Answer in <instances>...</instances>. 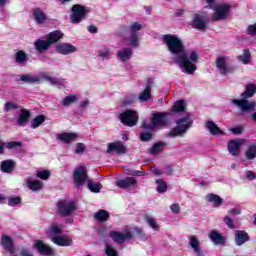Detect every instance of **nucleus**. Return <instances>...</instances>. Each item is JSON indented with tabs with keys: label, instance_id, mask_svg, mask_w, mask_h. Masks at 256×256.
I'll return each instance as SVG.
<instances>
[{
	"label": "nucleus",
	"instance_id": "62",
	"mask_svg": "<svg viewBox=\"0 0 256 256\" xmlns=\"http://www.w3.org/2000/svg\"><path fill=\"white\" fill-rule=\"evenodd\" d=\"M230 131H231L234 135H241V133H243V127L237 126V127L231 128Z\"/></svg>",
	"mask_w": 256,
	"mask_h": 256
},
{
	"label": "nucleus",
	"instance_id": "2",
	"mask_svg": "<svg viewBox=\"0 0 256 256\" xmlns=\"http://www.w3.org/2000/svg\"><path fill=\"white\" fill-rule=\"evenodd\" d=\"M256 93V84L255 83H249L246 85L245 91L241 93L240 97L242 99H233L232 103L234 105H237L239 108H241L242 111H255L256 108V102L251 101L247 99H251L253 95Z\"/></svg>",
	"mask_w": 256,
	"mask_h": 256
},
{
	"label": "nucleus",
	"instance_id": "13",
	"mask_svg": "<svg viewBox=\"0 0 256 256\" xmlns=\"http://www.w3.org/2000/svg\"><path fill=\"white\" fill-rule=\"evenodd\" d=\"M191 25L193 29H197L198 31H205V29H207V16L194 14Z\"/></svg>",
	"mask_w": 256,
	"mask_h": 256
},
{
	"label": "nucleus",
	"instance_id": "19",
	"mask_svg": "<svg viewBox=\"0 0 256 256\" xmlns=\"http://www.w3.org/2000/svg\"><path fill=\"white\" fill-rule=\"evenodd\" d=\"M234 239H235V244L238 247H241V245H245L247 241H250L249 234L245 230H236L234 232Z\"/></svg>",
	"mask_w": 256,
	"mask_h": 256
},
{
	"label": "nucleus",
	"instance_id": "37",
	"mask_svg": "<svg viewBox=\"0 0 256 256\" xmlns=\"http://www.w3.org/2000/svg\"><path fill=\"white\" fill-rule=\"evenodd\" d=\"M238 61H241L244 65H249L251 63V52L249 49L243 50V55L237 56Z\"/></svg>",
	"mask_w": 256,
	"mask_h": 256
},
{
	"label": "nucleus",
	"instance_id": "45",
	"mask_svg": "<svg viewBox=\"0 0 256 256\" xmlns=\"http://www.w3.org/2000/svg\"><path fill=\"white\" fill-rule=\"evenodd\" d=\"M88 189L91 191V193H100L101 189H103V184H101L100 182L93 183V182L89 181Z\"/></svg>",
	"mask_w": 256,
	"mask_h": 256
},
{
	"label": "nucleus",
	"instance_id": "14",
	"mask_svg": "<svg viewBox=\"0 0 256 256\" xmlns=\"http://www.w3.org/2000/svg\"><path fill=\"white\" fill-rule=\"evenodd\" d=\"M117 153V155H125L127 153V146L121 140L109 143L107 148V153Z\"/></svg>",
	"mask_w": 256,
	"mask_h": 256
},
{
	"label": "nucleus",
	"instance_id": "41",
	"mask_svg": "<svg viewBox=\"0 0 256 256\" xmlns=\"http://www.w3.org/2000/svg\"><path fill=\"white\" fill-rule=\"evenodd\" d=\"M139 99L142 103L151 99V84H148L144 91L140 93Z\"/></svg>",
	"mask_w": 256,
	"mask_h": 256
},
{
	"label": "nucleus",
	"instance_id": "48",
	"mask_svg": "<svg viewBox=\"0 0 256 256\" xmlns=\"http://www.w3.org/2000/svg\"><path fill=\"white\" fill-rule=\"evenodd\" d=\"M16 109H19V105L13 103V102H6L4 105V112L9 113V111H15Z\"/></svg>",
	"mask_w": 256,
	"mask_h": 256
},
{
	"label": "nucleus",
	"instance_id": "58",
	"mask_svg": "<svg viewBox=\"0 0 256 256\" xmlns=\"http://www.w3.org/2000/svg\"><path fill=\"white\" fill-rule=\"evenodd\" d=\"M109 53H110L109 48H104V50L98 51V55H99V57H102V59H105L106 57H108Z\"/></svg>",
	"mask_w": 256,
	"mask_h": 256
},
{
	"label": "nucleus",
	"instance_id": "3",
	"mask_svg": "<svg viewBox=\"0 0 256 256\" xmlns=\"http://www.w3.org/2000/svg\"><path fill=\"white\" fill-rule=\"evenodd\" d=\"M162 41L172 55H183L185 53V44L177 35L165 34L162 37Z\"/></svg>",
	"mask_w": 256,
	"mask_h": 256
},
{
	"label": "nucleus",
	"instance_id": "39",
	"mask_svg": "<svg viewBox=\"0 0 256 256\" xmlns=\"http://www.w3.org/2000/svg\"><path fill=\"white\" fill-rule=\"evenodd\" d=\"M186 108L187 105L185 104V100H178L172 106V111H174V113H183Z\"/></svg>",
	"mask_w": 256,
	"mask_h": 256
},
{
	"label": "nucleus",
	"instance_id": "15",
	"mask_svg": "<svg viewBox=\"0 0 256 256\" xmlns=\"http://www.w3.org/2000/svg\"><path fill=\"white\" fill-rule=\"evenodd\" d=\"M52 242L59 247H71L73 239L67 235H56L52 237Z\"/></svg>",
	"mask_w": 256,
	"mask_h": 256
},
{
	"label": "nucleus",
	"instance_id": "24",
	"mask_svg": "<svg viewBox=\"0 0 256 256\" xmlns=\"http://www.w3.org/2000/svg\"><path fill=\"white\" fill-rule=\"evenodd\" d=\"M33 17L38 25H43L47 22V14L43 12L41 8H33L32 9Z\"/></svg>",
	"mask_w": 256,
	"mask_h": 256
},
{
	"label": "nucleus",
	"instance_id": "12",
	"mask_svg": "<svg viewBox=\"0 0 256 256\" xmlns=\"http://www.w3.org/2000/svg\"><path fill=\"white\" fill-rule=\"evenodd\" d=\"M109 237L114 240V243H117L118 245H123L125 241H131V239H133V233L126 232L124 234L117 231H111Z\"/></svg>",
	"mask_w": 256,
	"mask_h": 256
},
{
	"label": "nucleus",
	"instance_id": "59",
	"mask_svg": "<svg viewBox=\"0 0 256 256\" xmlns=\"http://www.w3.org/2000/svg\"><path fill=\"white\" fill-rule=\"evenodd\" d=\"M45 79H46V81H49V83H51V85H61V82L57 78L46 76Z\"/></svg>",
	"mask_w": 256,
	"mask_h": 256
},
{
	"label": "nucleus",
	"instance_id": "49",
	"mask_svg": "<svg viewBox=\"0 0 256 256\" xmlns=\"http://www.w3.org/2000/svg\"><path fill=\"white\" fill-rule=\"evenodd\" d=\"M36 177L42 179L43 181H47L49 177H51V172L49 170H44L36 173Z\"/></svg>",
	"mask_w": 256,
	"mask_h": 256
},
{
	"label": "nucleus",
	"instance_id": "57",
	"mask_svg": "<svg viewBox=\"0 0 256 256\" xmlns=\"http://www.w3.org/2000/svg\"><path fill=\"white\" fill-rule=\"evenodd\" d=\"M224 223L227 225V227L229 229H235V222L233 221V219L229 216H226L224 218Z\"/></svg>",
	"mask_w": 256,
	"mask_h": 256
},
{
	"label": "nucleus",
	"instance_id": "34",
	"mask_svg": "<svg viewBox=\"0 0 256 256\" xmlns=\"http://www.w3.org/2000/svg\"><path fill=\"white\" fill-rule=\"evenodd\" d=\"M245 157L248 161L256 159V142L251 143L245 151Z\"/></svg>",
	"mask_w": 256,
	"mask_h": 256
},
{
	"label": "nucleus",
	"instance_id": "8",
	"mask_svg": "<svg viewBox=\"0 0 256 256\" xmlns=\"http://www.w3.org/2000/svg\"><path fill=\"white\" fill-rule=\"evenodd\" d=\"M231 11V4H222L214 8V13L211 16V21H225L227 19L229 12Z\"/></svg>",
	"mask_w": 256,
	"mask_h": 256
},
{
	"label": "nucleus",
	"instance_id": "21",
	"mask_svg": "<svg viewBox=\"0 0 256 256\" xmlns=\"http://www.w3.org/2000/svg\"><path fill=\"white\" fill-rule=\"evenodd\" d=\"M79 138V134L75 132H64L57 135V139L61 141V143H66L69 145L72 141H77Z\"/></svg>",
	"mask_w": 256,
	"mask_h": 256
},
{
	"label": "nucleus",
	"instance_id": "1",
	"mask_svg": "<svg viewBox=\"0 0 256 256\" xmlns=\"http://www.w3.org/2000/svg\"><path fill=\"white\" fill-rule=\"evenodd\" d=\"M201 57L199 56V53L197 51L189 52L187 50H184L183 54L179 55L175 63H178L182 69H184V73H187V75H193L197 71V61H199Z\"/></svg>",
	"mask_w": 256,
	"mask_h": 256
},
{
	"label": "nucleus",
	"instance_id": "38",
	"mask_svg": "<svg viewBox=\"0 0 256 256\" xmlns=\"http://www.w3.org/2000/svg\"><path fill=\"white\" fill-rule=\"evenodd\" d=\"M166 143L163 141H159L153 144L152 148L150 149L151 155H158V153H161L165 147Z\"/></svg>",
	"mask_w": 256,
	"mask_h": 256
},
{
	"label": "nucleus",
	"instance_id": "16",
	"mask_svg": "<svg viewBox=\"0 0 256 256\" xmlns=\"http://www.w3.org/2000/svg\"><path fill=\"white\" fill-rule=\"evenodd\" d=\"M243 143H245L244 139L230 140L228 142V152L230 153V155H232L233 157H237Z\"/></svg>",
	"mask_w": 256,
	"mask_h": 256
},
{
	"label": "nucleus",
	"instance_id": "22",
	"mask_svg": "<svg viewBox=\"0 0 256 256\" xmlns=\"http://www.w3.org/2000/svg\"><path fill=\"white\" fill-rule=\"evenodd\" d=\"M189 239H190L189 245L193 249L194 253L197 256H205V251L201 249L199 238L195 236H190Z\"/></svg>",
	"mask_w": 256,
	"mask_h": 256
},
{
	"label": "nucleus",
	"instance_id": "30",
	"mask_svg": "<svg viewBox=\"0 0 256 256\" xmlns=\"http://www.w3.org/2000/svg\"><path fill=\"white\" fill-rule=\"evenodd\" d=\"M206 201L208 203H214V207L219 208L221 207V205H223V198H221V196L217 195V194H207L206 195Z\"/></svg>",
	"mask_w": 256,
	"mask_h": 256
},
{
	"label": "nucleus",
	"instance_id": "55",
	"mask_svg": "<svg viewBox=\"0 0 256 256\" xmlns=\"http://www.w3.org/2000/svg\"><path fill=\"white\" fill-rule=\"evenodd\" d=\"M141 29H143V25L139 24V22H133L130 25V31L131 33H137V31H141Z\"/></svg>",
	"mask_w": 256,
	"mask_h": 256
},
{
	"label": "nucleus",
	"instance_id": "53",
	"mask_svg": "<svg viewBox=\"0 0 256 256\" xmlns=\"http://www.w3.org/2000/svg\"><path fill=\"white\" fill-rule=\"evenodd\" d=\"M50 232L53 235H61L63 233V229H61V227H59V225H57V224H52L50 226Z\"/></svg>",
	"mask_w": 256,
	"mask_h": 256
},
{
	"label": "nucleus",
	"instance_id": "6",
	"mask_svg": "<svg viewBox=\"0 0 256 256\" xmlns=\"http://www.w3.org/2000/svg\"><path fill=\"white\" fill-rule=\"evenodd\" d=\"M118 119L125 127H135L139 123V113L132 109H127L119 114Z\"/></svg>",
	"mask_w": 256,
	"mask_h": 256
},
{
	"label": "nucleus",
	"instance_id": "40",
	"mask_svg": "<svg viewBox=\"0 0 256 256\" xmlns=\"http://www.w3.org/2000/svg\"><path fill=\"white\" fill-rule=\"evenodd\" d=\"M28 188L31 191H41L43 189V182L40 180H30L28 181Z\"/></svg>",
	"mask_w": 256,
	"mask_h": 256
},
{
	"label": "nucleus",
	"instance_id": "42",
	"mask_svg": "<svg viewBox=\"0 0 256 256\" xmlns=\"http://www.w3.org/2000/svg\"><path fill=\"white\" fill-rule=\"evenodd\" d=\"M47 117H45V115L41 114L38 115L36 118H34L31 121V128L32 129H37V127H39L40 125H43L44 121H46Z\"/></svg>",
	"mask_w": 256,
	"mask_h": 256
},
{
	"label": "nucleus",
	"instance_id": "35",
	"mask_svg": "<svg viewBox=\"0 0 256 256\" xmlns=\"http://www.w3.org/2000/svg\"><path fill=\"white\" fill-rule=\"evenodd\" d=\"M15 169V161L13 160H4L1 163V171L3 173H11Z\"/></svg>",
	"mask_w": 256,
	"mask_h": 256
},
{
	"label": "nucleus",
	"instance_id": "28",
	"mask_svg": "<svg viewBox=\"0 0 256 256\" xmlns=\"http://www.w3.org/2000/svg\"><path fill=\"white\" fill-rule=\"evenodd\" d=\"M209 238L215 245H225V238L217 230H212L209 233Z\"/></svg>",
	"mask_w": 256,
	"mask_h": 256
},
{
	"label": "nucleus",
	"instance_id": "44",
	"mask_svg": "<svg viewBox=\"0 0 256 256\" xmlns=\"http://www.w3.org/2000/svg\"><path fill=\"white\" fill-rule=\"evenodd\" d=\"M77 99H78L77 95H75V94L66 96L62 100V105L64 107H69V105H73V103H77Z\"/></svg>",
	"mask_w": 256,
	"mask_h": 256
},
{
	"label": "nucleus",
	"instance_id": "17",
	"mask_svg": "<svg viewBox=\"0 0 256 256\" xmlns=\"http://www.w3.org/2000/svg\"><path fill=\"white\" fill-rule=\"evenodd\" d=\"M0 243L3 249L10 253V255H13V253H15V243L13 242V238H11V236L3 235L1 237Z\"/></svg>",
	"mask_w": 256,
	"mask_h": 256
},
{
	"label": "nucleus",
	"instance_id": "32",
	"mask_svg": "<svg viewBox=\"0 0 256 256\" xmlns=\"http://www.w3.org/2000/svg\"><path fill=\"white\" fill-rule=\"evenodd\" d=\"M14 59L15 63H17L18 65H25V63L29 61V56L25 51L19 50L15 53Z\"/></svg>",
	"mask_w": 256,
	"mask_h": 256
},
{
	"label": "nucleus",
	"instance_id": "31",
	"mask_svg": "<svg viewBox=\"0 0 256 256\" xmlns=\"http://www.w3.org/2000/svg\"><path fill=\"white\" fill-rule=\"evenodd\" d=\"M111 217V214H109V211L100 209L94 214V219L96 221H99V223H105L106 221H109Z\"/></svg>",
	"mask_w": 256,
	"mask_h": 256
},
{
	"label": "nucleus",
	"instance_id": "5",
	"mask_svg": "<svg viewBox=\"0 0 256 256\" xmlns=\"http://www.w3.org/2000/svg\"><path fill=\"white\" fill-rule=\"evenodd\" d=\"M89 8L81 4H74L71 7L70 21L74 25H79L82 21L87 19V15H89Z\"/></svg>",
	"mask_w": 256,
	"mask_h": 256
},
{
	"label": "nucleus",
	"instance_id": "26",
	"mask_svg": "<svg viewBox=\"0 0 256 256\" xmlns=\"http://www.w3.org/2000/svg\"><path fill=\"white\" fill-rule=\"evenodd\" d=\"M216 67L219 69L221 75H227V73H231V67L227 66V62L223 56L217 58Z\"/></svg>",
	"mask_w": 256,
	"mask_h": 256
},
{
	"label": "nucleus",
	"instance_id": "54",
	"mask_svg": "<svg viewBox=\"0 0 256 256\" xmlns=\"http://www.w3.org/2000/svg\"><path fill=\"white\" fill-rule=\"evenodd\" d=\"M17 147H23V142L12 141L6 144V149H17Z\"/></svg>",
	"mask_w": 256,
	"mask_h": 256
},
{
	"label": "nucleus",
	"instance_id": "36",
	"mask_svg": "<svg viewBox=\"0 0 256 256\" xmlns=\"http://www.w3.org/2000/svg\"><path fill=\"white\" fill-rule=\"evenodd\" d=\"M20 81H23V83H30L31 85L35 83H40L41 78L38 76H31V74H24L20 76Z\"/></svg>",
	"mask_w": 256,
	"mask_h": 256
},
{
	"label": "nucleus",
	"instance_id": "43",
	"mask_svg": "<svg viewBox=\"0 0 256 256\" xmlns=\"http://www.w3.org/2000/svg\"><path fill=\"white\" fill-rule=\"evenodd\" d=\"M156 185V191L158 193H167V189H169V186L167 185V182H165L163 179H157Z\"/></svg>",
	"mask_w": 256,
	"mask_h": 256
},
{
	"label": "nucleus",
	"instance_id": "23",
	"mask_svg": "<svg viewBox=\"0 0 256 256\" xmlns=\"http://www.w3.org/2000/svg\"><path fill=\"white\" fill-rule=\"evenodd\" d=\"M205 128L209 131L211 135H213V137H217L219 135H225V132L221 130V128H219V126H217V124H215L211 120L205 123Z\"/></svg>",
	"mask_w": 256,
	"mask_h": 256
},
{
	"label": "nucleus",
	"instance_id": "7",
	"mask_svg": "<svg viewBox=\"0 0 256 256\" xmlns=\"http://www.w3.org/2000/svg\"><path fill=\"white\" fill-rule=\"evenodd\" d=\"M177 126L174 127L169 133H168V137H179L180 135H183V133L187 132V129H189L191 127V125H193L192 121H189V118L184 117V118H180L176 121Z\"/></svg>",
	"mask_w": 256,
	"mask_h": 256
},
{
	"label": "nucleus",
	"instance_id": "61",
	"mask_svg": "<svg viewBox=\"0 0 256 256\" xmlns=\"http://www.w3.org/2000/svg\"><path fill=\"white\" fill-rule=\"evenodd\" d=\"M247 33L248 35H252V36L256 35V23L254 25H249L247 27Z\"/></svg>",
	"mask_w": 256,
	"mask_h": 256
},
{
	"label": "nucleus",
	"instance_id": "52",
	"mask_svg": "<svg viewBox=\"0 0 256 256\" xmlns=\"http://www.w3.org/2000/svg\"><path fill=\"white\" fill-rule=\"evenodd\" d=\"M105 254L106 256H119V252L111 245H106Z\"/></svg>",
	"mask_w": 256,
	"mask_h": 256
},
{
	"label": "nucleus",
	"instance_id": "29",
	"mask_svg": "<svg viewBox=\"0 0 256 256\" xmlns=\"http://www.w3.org/2000/svg\"><path fill=\"white\" fill-rule=\"evenodd\" d=\"M117 57L123 62L127 63L133 57V50L131 48H123L117 53Z\"/></svg>",
	"mask_w": 256,
	"mask_h": 256
},
{
	"label": "nucleus",
	"instance_id": "56",
	"mask_svg": "<svg viewBox=\"0 0 256 256\" xmlns=\"http://www.w3.org/2000/svg\"><path fill=\"white\" fill-rule=\"evenodd\" d=\"M76 155H83L85 153V144L77 143L75 148Z\"/></svg>",
	"mask_w": 256,
	"mask_h": 256
},
{
	"label": "nucleus",
	"instance_id": "33",
	"mask_svg": "<svg viewBox=\"0 0 256 256\" xmlns=\"http://www.w3.org/2000/svg\"><path fill=\"white\" fill-rule=\"evenodd\" d=\"M34 47L38 53H43V51H47L51 46L47 40L37 39L34 42Z\"/></svg>",
	"mask_w": 256,
	"mask_h": 256
},
{
	"label": "nucleus",
	"instance_id": "63",
	"mask_svg": "<svg viewBox=\"0 0 256 256\" xmlns=\"http://www.w3.org/2000/svg\"><path fill=\"white\" fill-rule=\"evenodd\" d=\"M20 256H34V255H33V252L29 251V249L23 248L20 251Z\"/></svg>",
	"mask_w": 256,
	"mask_h": 256
},
{
	"label": "nucleus",
	"instance_id": "47",
	"mask_svg": "<svg viewBox=\"0 0 256 256\" xmlns=\"http://www.w3.org/2000/svg\"><path fill=\"white\" fill-rule=\"evenodd\" d=\"M152 131L148 132H142L140 134V141H143L144 143H147L149 141H151V139H153V133H151Z\"/></svg>",
	"mask_w": 256,
	"mask_h": 256
},
{
	"label": "nucleus",
	"instance_id": "60",
	"mask_svg": "<svg viewBox=\"0 0 256 256\" xmlns=\"http://www.w3.org/2000/svg\"><path fill=\"white\" fill-rule=\"evenodd\" d=\"M170 209H171L172 213H175V214L181 213V207H180L179 204H177V203L172 204V205L170 206Z\"/></svg>",
	"mask_w": 256,
	"mask_h": 256
},
{
	"label": "nucleus",
	"instance_id": "27",
	"mask_svg": "<svg viewBox=\"0 0 256 256\" xmlns=\"http://www.w3.org/2000/svg\"><path fill=\"white\" fill-rule=\"evenodd\" d=\"M29 119H31V112L27 109H21L17 121L18 125L24 127L29 122Z\"/></svg>",
	"mask_w": 256,
	"mask_h": 256
},
{
	"label": "nucleus",
	"instance_id": "46",
	"mask_svg": "<svg viewBox=\"0 0 256 256\" xmlns=\"http://www.w3.org/2000/svg\"><path fill=\"white\" fill-rule=\"evenodd\" d=\"M144 219L146 223H148L149 227H151V229H153L154 231H159V225L157 224V221L155 220V218L150 217L149 215H146Z\"/></svg>",
	"mask_w": 256,
	"mask_h": 256
},
{
	"label": "nucleus",
	"instance_id": "10",
	"mask_svg": "<svg viewBox=\"0 0 256 256\" xmlns=\"http://www.w3.org/2000/svg\"><path fill=\"white\" fill-rule=\"evenodd\" d=\"M34 249L38 251V253L42 256H55V250L47 244L43 240H35Z\"/></svg>",
	"mask_w": 256,
	"mask_h": 256
},
{
	"label": "nucleus",
	"instance_id": "18",
	"mask_svg": "<svg viewBox=\"0 0 256 256\" xmlns=\"http://www.w3.org/2000/svg\"><path fill=\"white\" fill-rule=\"evenodd\" d=\"M77 52V47L69 43H61L56 45V53L60 55H71V53Z\"/></svg>",
	"mask_w": 256,
	"mask_h": 256
},
{
	"label": "nucleus",
	"instance_id": "51",
	"mask_svg": "<svg viewBox=\"0 0 256 256\" xmlns=\"http://www.w3.org/2000/svg\"><path fill=\"white\" fill-rule=\"evenodd\" d=\"M138 43H139V33H131L129 45L131 47H137Z\"/></svg>",
	"mask_w": 256,
	"mask_h": 256
},
{
	"label": "nucleus",
	"instance_id": "25",
	"mask_svg": "<svg viewBox=\"0 0 256 256\" xmlns=\"http://www.w3.org/2000/svg\"><path fill=\"white\" fill-rule=\"evenodd\" d=\"M61 39H63V32H61V30H54L46 36V40L50 46L55 45V43L61 41Z\"/></svg>",
	"mask_w": 256,
	"mask_h": 256
},
{
	"label": "nucleus",
	"instance_id": "4",
	"mask_svg": "<svg viewBox=\"0 0 256 256\" xmlns=\"http://www.w3.org/2000/svg\"><path fill=\"white\" fill-rule=\"evenodd\" d=\"M169 112H156L152 114L151 124L147 121L142 122V129L144 131H155L156 127H167L169 125V121H167V116Z\"/></svg>",
	"mask_w": 256,
	"mask_h": 256
},
{
	"label": "nucleus",
	"instance_id": "11",
	"mask_svg": "<svg viewBox=\"0 0 256 256\" xmlns=\"http://www.w3.org/2000/svg\"><path fill=\"white\" fill-rule=\"evenodd\" d=\"M87 168L85 166H79L74 171V183L76 187H81L85 185V181H87Z\"/></svg>",
	"mask_w": 256,
	"mask_h": 256
},
{
	"label": "nucleus",
	"instance_id": "64",
	"mask_svg": "<svg viewBox=\"0 0 256 256\" xmlns=\"http://www.w3.org/2000/svg\"><path fill=\"white\" fill-rule=\"evenodd\" d=\"M246 178L250 179V181H253V179H256L255 172L249 170L246 172Z\"/></svg>",
	"mask_w": 256,
	"mask_h": 256
},
{
	"label": "nucleus",
	"instance_id": "50",
	"mask_svg": "<svg viewBox=\"0 0 256 256\" xmlns=\"http://www.w3.org/2000/svg\"><path fill=\"white\" fill-rule=\"evenodd\" d=\"M8 205L9 207H15V205H21V197H9L8 198Z\"/></svg>",
	"mask_w": 256,
	"mask_h": 256
},
{
	"label": "nucleus",
	"instance_id": "9",
	"mask_svg": "<svg viewBox=\"0 0 256 256\" xmlns=\"http://www.w3.org/2000/svg\"><path fill=\"white\" fill-rule=\"evenodd\" d=\"M58 212L62 217H69L74 211L77 209V206H75V202H69L67 204V201L61 200L57 203Z\"/></svg>",
	"mask_w": 256,
	"mask_h": 256
},
{
	"label": "nucleus",
	"instance_id": "20",
	"mask_svg": "<svg viewBox=\"0 0 256 256\" xmlns=\"http://www.w3.org/2000/svg\"><path fill=\"white\" fill-rule=\"evenodd\" d=\"M137 186V179L135 177H127L116 181V187L119 189H129Z\"/></svg>",
	"mask_w": 256,
	"mask_h": 256
}]
</instances>
